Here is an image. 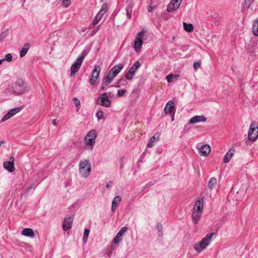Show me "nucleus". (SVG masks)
I'll return each mask as SVG.
<instances>
[{
  "label": "nucleus",
  "instance_id": "nucleus-22",
  "mask_svg": "<svg viewBox=\"0 0 258 258\" xmlns=\"http://www.w3.org/2000/svg\"><path fill=\"white\" fill-rule=\"evenodd\" d=\"M22 234L26 236L33 237L35 234L31 228H24L22 231Z\"/></svg>",
  "mask_w": 258,
  "mask_h": 258
},
{
  "label": "nucleus",
  "instance_id": "nucleus-43",
  "mask_svg": "<svg viewBox=\"0 0 258 258\" xmlns=\"http://www.w3.org/2000/svg\"><path fill=\"white\" fill-rule=\"evenodd\" d=\"M52 123L53 125L54 126H56L57 125L56 119H53L52 121Z\"/></svg>",
  "mask_w": 258,
  "mask_h": 258
},
{
  "label": "nucleus",
  "instance_id": "nucleus-36",
  "mask_svg": "<svg viewBox=\"0 0 258 258\" xmlns=\"http://www.w3.org/2000/svg\"><path fill=\"white\" fill-rule=\"evenodd\" d=\"M5 60H7L9 62H10L12 60V55L10 53H8L5 56Z\"/></svg>",
  "mask_w": 258,
  "mask_h": 258
},
{
  "label": "nucleus",
  "instance_id": "nucleus-13",
  "mask_svg": "<svg viewBox=\"0 0 258 258\" xmlns=\"http://www.w3.org/2000/svg\"><path fill=\"white\" fill-rule=\"evenodd\" d=\"M127 228L126 227H123L121 228L119 231L117 233L115 237L113 240V243L115 244H118L119 242L122 240V236L123 234L127 231Z\"/></svg>",
  "mask_w": 258,
  "mask_h": 258
},
{
  "label": "nucleus",
  "instance_id": "nucleus-3",
  "mask_svg": "<svg viewBox=\"0 0 258 258\" xmlns=\"http://www.w3.org/2000/svg\"><path fill=\"white\" fill-rule=\"evenodd\" d=\"M214 235L215 233H211L203 238L201 241L196 243L194 246L195 250L198 252L202 251L210 244Z\"/></svg>",
  "mask_w": 258,
  "mask_h": 258
},
{
  "label": "nucleus",
  "instance_id": "nucleus-11",
  "mask_svg": "<svg viewBox=\"0 0 258 258\" xmlns=\"http://www.w3.org/2000/svg\"><path fill=\"white\" fill-rule=\"evenodd\" d=\"M101 70L100 67L99 66H95L93 69L92 76L91 78L90 79L89 82L90 85H94L96 80L98 78L100 72Z\"/></svg>",
  "mask_w": 258,
  "mask_h": 258
},
{
  "label": "nucleus",
  "instance_id": "nucleus-27",
  "mask_svg": "<svg viewBox=\"0 0 258 258\" xmlns=\"http://www.w3.org/2000/svg\"><path fill=\"white\" fill-rule=\"evenodd\" d=\"M30 47V45L28 43L25 44L24 47L21 49L20 51V56L23 57L24 56L27 52H28V49Z\"/></svg>",
  "mask_w": 258,
  "mask_h": 258
},
{
  "label": "nucleus",
  "instance_id": "nucleus-15",
  "mask_svg": "<svg viewBox=\"0 0 258 258\" xmlns=\"http://www.w3.org/2000/svg\"><path fill=\"white\" fill-rule=\"evenodd\" d=\"M199 151L201 156L206 157L209 154L211 147L209 145H203L199 148Z\"/></svg>",
  "mask_w": 258,
  "mask_h": 258
},
{
  "label": "nucleus",
  "instance_id": "nucleus-14",
  "mask_svg": "<svg viewBox=\"0 0 258 258\" xmlns=\"http://www.w3.org/2000/svg\"><path fill=\"white\" fill-rule=\"evenodd\" d=\"M14 157L12 156L10 157L9 161L4 162V167L10 172H12L14 170Z\"/></svg>",
  "mask_w": 258,
  "mask_h": 258
},
{
  "label": "nucleus",
  "instance_id": "nucleus-24",
  "mask_svg": "<svg viewBox=\"0 0 258 258\" xmlns=\"http://www.w3.org/2000/svg\"><path fill=\"white\" fill-rule=\"evenodd\" d=\"M217 184V179L215 177H211L208 182V187L213 189L214 188Z\"/></svg>",
  "mask_w": 258,
  "mask_h": 258
},
{
  "label": "nucleus",
  "instance_id": "nucleus-25",
  "mask_svg": "<svg viewBox=\"0 0 258 258\" xmlns=\"http://www.w3.org/2000/svg\"><path fill=\"white\" fill-rule=\"evenodd\" d=\"M183 28L186 32H191L194 31V28L192 24L183 22Z\"/></svg>",
  "mask_w": 258,
  "mask_h": 258
},
{
  "label": "nucleus",
  "instance_id": "nucleus-30",
  "mask_svg": "<svg viewBox=\"0 0 258 258\" xmlns=\"http://www.w3.org/2000/svg\"><path fill=\"white\" fill-rule=\"evenodd\" d=\"M102 16H101L100 13H98L97 16L94 18L93 20L92 21V24L93 25H96L98 22L101 20Z\"/></svg>",
  "mask_w": 258,
  "mask_h": 258
},
{
  "label": "nucleus",
  "instance_id": "nucleus-18",
  "mask_svg": "<svg viewBox=\"0 0 258 258\" xmlns=\"http://www.w3.org/2000/svg\"><path fill=\"white\" fill-rule=\"evenodd\" d=\"M73 219L71 217H69L64 219L62 224V228L64 231H67L72 227Z\"/></svg>",
  "mask_w": 258,
  "mask_h": 258
},
{
  "label": "nucleus",
  "instance_id": "nucleus-34",
  "mask_svg": "<svg viewBox=\"0 0 258 258\" xmlns=\"http://www.w3.org/2000/svg\"><path fill=\"white\" fill-rule=\"evenodd\" d=\"M20 108H16L11 109L9 111V114L12 116H13L14 115H15L17 113H18L19 111H20Z\"/></svg>",
  "mask_w": 258,
  "mask_h": 258
},
{
  "label": "nucleus",
  "instance_id": "nucleus-45",
  "mask_svg": "<svg viewBox=\"0 0 258 258\" xmlns=\"http://www.w3.org/2000/svg\"><path fill=\"white\" fill-rule=\"evenodd\" d=\"M4 144V141H0V147Z\"/></svg>",
  "mask_w": 258,
  "mask_h": 258
},
{
  "label": "nucleus",
  "instance_id": "nucleus-1",
  "mask_svg": "<svg viewBox=\"0 0 258 258\" xmlns=\"http://www.w3.org/2000/svg\"><path fill=\"white\" fill-rule=\"evenodd\" d=\"M12 89L13 92L17 95H20L28 92L30 87L28 84L22 79H18L15 83L9 89Z\"/></svg>",
  "mask_w": 258,
  "mask_h": 258
},
{
  "label": "nucleus",
  "instance_id": "nucleus-44",
  "mask_svg": "<svg viewBox=\"0 0 258 258\" xmlns=\"http://www.w3.org/2000/svg\"><path fill=\"white\" fill-rule=\"evenodd\" d=\"M5 61V59H1L0 60V65Z\"/></svg>",
  "mask_w": 258,
  "mask_h": 258
},
{
  "label": "nucleus",
  "instance_id": "nucleus-20",
  "mask_svg": "<svg viewBox=\"0 0 258 258\" xmlns=\"http://www.w3.org/2000/svg\"><path fill=\"white\" fill-rule=\"evenodd\" d=\"M160 134L159 133H156L153 137H152L149 141L147 147L151 148L154 145V143L159 140Z\"/></svg>",
  "mask_w": 258,
  "mask_h": 258
},
{
  "label": "nucleus",
  "instance_id": "nucleus-4",
  "mask_svg": "<svg viewBox=\"0 0 258 258\" xmlns=\"http://www.w3.org/2000/svg\"><path fill=\"white\" fill-rule=\"evenodd\" d=\"M91 164L87 159H82L79 162V171L81 176L83 178H87L91 171Z\"/></svg>",
  "mask_w": 258,
  "mask_h": 258
},
{
  "label": "nucleus",
  "instance_id": "nucleus-33",
  "mask_svg": "<svg viewBox=\"0 0 258 258\" xmlns=\"http://www.w3.org/2000/svg\"><path fill=\"white\" fill-rule=\"evenodd\" d=\"M96 117L98 119H105L104 112L103 111H99L96 113Z\"/></svg>",
  "mask_w": 258,
  "mask_h": 258
},
{
  "label": "nucleus",
  "instance_id": "nucleus-5",
  "mask_svg": "<svg viewBox=\"0 0 258 258\" xmlns=\"http://www.w3.org/2000/svg\"><path fill=\"white\" fill-rule=\"evenodd\" d=\"M97 135L95 130H92L88 133L84 139L85 144L88 150H92L95 142Z\"/></svg>",
  "mask_w": 258,
  "mask_h": 258
},
{
  "label": "nucleus",
  "instance_id": "nucleus-21",
  "mask_svg": "<svg viewBox=\"0 0 258 258\" xmlns=\"http://www.w3.org/2000/svg\"><path fill=\"white\" fill-rule=\"evenodd\" d=\"M174 109L173 102L172 101H169L164 108L165 113L166 114L171 113L174 111Z\"/></svg>",
  "mask_w": 258,
  "mask_h": 258
},
{
  "label": "nucleus",
  "instance_id": "nucleus-31",
  "mask_svg": "<svg viewBox=\"0 0 258 258\" xmlns=\"http://www.w3.org/2000/svg\"><path fill=\"white\" fill-rule=\"evenodd\" d=\"M89 232H90V230L89 229H88L87 228H86L85 229V231H84V236H83V242L84 243H86L87 242V241Z\"/></svg>",
  "mask_w": 258,
  "mask_h": 258
},
{
  "label": "nucleus",
  "instance_id": "nucleus-12",
  "mask_svg": "<svg viewBox=\"0 0 258 258\" xmlns=\"http://www.w3.org/2000/svg\"><path fill=\"white\" fill-rule=\"evenodd\" d=\"M114 78L115 77L108 73L107 75L103 79L101 90H105L106 87L112 82Z\"/></svg>",
  "mask_w": 258,
  "mask_h": 258
},
{
  "label": "nucleus",
  "instance_id": "nucleus-9",
  "mask_svg": "<svg viewBox=\"0 0 258 258\" xmlns=\"http://www.w3.org/2000/svg\"><path fill=\"white\" fill-rule=\"evenodd\" d=\"M145 33V32L144 30H142L141 32L138 33L136 37L135 42H134V49L136 52H139L140 51L142 46L143 45V38Z\"/></svg>",
  "mask_w": 258,
  "mask_h": 258
},
{
  "label": "nucleus",
  "instance_id": "nucleus-35",
  "mask_svg": "<svg viewBox=\"0 0 258 258\" xmlns=\"http://www.w3.org/2000/svg\"><path fill=\"white\" fill-rule=\"evenodd\" d=\"M71 3V0H62V5L65 7H68Z\"/></svg>",
  "mask_w": 258,
  "mask_h": 258
},
{
  "label": "nucleus",
  "instance_id": "nucleus-2",
  "mask_svg": "<svg viewBox=\"0 0 258 258\" xmlns=\"http://www.w3.org/2000/svg\"><path fill=\"white\" fill-rule=\"evenodd\" d=\"M204 209V200L202 198L197 200L192 209V219L194 224H197L200 220Z\"/></svg>",
  "mask_w": 258,
  "mask_h": 258
},
{
  "label": "nucleus",
  "instance_id": "nucleus-23",
  "mask_svg": "<svg viewBox=\"0 0 258 258\" xmlns=\"http://www.w3.org/2000/svg\"><path fill=\"white\" fill-rule=\"evenodd\" d=\"M140 67V63L139 61H136L130 68V74H135L136 70Z\"/></svg>",
  "mask_w": 258,
  "mask_h": 258
},
{
  "label": "nucleus",
  "instance_id": "nucleus-32",
  "mask_svg": "<svg viewBox=\"0 0 258 258\" xmlns=\"http://www.w3.org/2000/svg\"><path fill=\"white\" fill-rule=\"evenodd\" d=\"M107 10V5L106 4H104L103 6L101 7V10H100L99 12L98 13H100V14L101 16H103L104 14L105 13V12Z\"/></svg>",
  "mask_w": 258,
  "mask_h": 258
},
{
  "label": "nucleus",
  "instance_id": "nucleus-26",
  "mask_svg": "<svg viewBox=\"0 0 258 258\" xmlns=\"http://www.w3.org/2000/svg\"><path fill=\"white\" fill-rule=\"evenodd\" d=\"M252 31L254 36H258V19L253 23Z\"/></svg>",
  "mask_w": 258,
  "mask_h": 258
},
{
  "label": "nucleus",
  "instance_id": "nucleus-8",
  "mask_svg": "<svg viewBox=\"0 0 258 258\" xmlns=\"http://www.w3.org/2000/svg\"><path fill=\"white\" fill-rule=\"evenodd\" d=\"M96 103L105 107H109L111 104V101L109 99L107 93H104L97 98Z\"/></svg>",
  "mask_w": 258,
  "mask_h": 258
},
{
  "label": "nucleus",
  "instance_id": "nucleus-42",
  "mask_svg": "<svg viewBox=\"0 0 258 258\" xmlns=\"http://www.w3.org/2000/svg\"><path fill=\"white\" fill-rule=\"evenodd\" d=\"M174 78V75L172 74H170L166 76V80L168 82H171V79H172Z\"/></svg>",
  "mask_w": 258,
  "mask_h": 258
},
{
  "label": "nucleus",
  "instance_id": "nucleus-29",
  "mask_svg": "<svg viewBox=\"0 0 258 258\" xmlns=\"http://www.w3.org/2000/svg\"><path fill=\"white\" fill-rule=\"evenodd\" d=\"M253 2V0H245V4L243 7V10L247 11L249 8L250 5Z\"/></svg>",
  "mask_w": 258,
  "mask_h": 258
},
{
  "label": "nucleus",
  "instance_id": "nucleus-7",
  "mask_svg": "<svg viewBox=\"0 0 258 258\" xmlns=\"http://www.w3.org/2000/svg\"><path fill=\"white\" fill-rule=\"evenodd\" d=\"M85 52L84 51L82 54L78 57L76 61L72 64L71 68V76L74 75L80 69L83 60L85 57Z\"/></svg>",
  "mask_w": 258,
  "mask_h": 258
},
{
  "label": "nucleus",
  "instance_id": "nucleus-46",
  "mask_svg": "<svg viewBox=\"0 0 258 258\" xmlns=\"http://www.w3.org/2000/svg\"><path fill=\"white\" fill-rule=\"evenodd\" d=\"M115 208H113V205L112 204V208H111L112 211L113 212L115 210Z\"/></svg>",
  "mask_w": 258,
  "mask_h": 258
},
{
  "label": "nucleus",
  "instance_id": "nucleus-41",
  "mask_svg": "<svg viewBox=\"0 0 258 258\" xmlns=\"http://www.w3.org/2000/svg\"><path fill=\"white\" fill-rule=\"evenodd\" d=\"M134 74H130V72L128 71L127 74L125 76V78L126 79L129 80H132L134 77Z\"/></svg>",
  "mask_w": 258,
  "mask_h": 258
},
{
  "label": "nucleus",
  "instance_id": "nucleus-38",
  "mask_svg": "<svg viewBox=\"0 0 258 258\" xmlns=\"http://www.w3.org/2000/svg\"><path fill=\"white\" fill-rule=\"evenodd\" d=\"M12 117V116L9 114L8 112L7 114H6L2 119V121H5Z\"/></svg>",
  "mask_w": 258,
  "mask_h": 258
},
{
  "label": "nucleus",
  "instance_id": "nucleus-39",
  "mask_svg": "<svg viewBox=\"0 0 258 258\" xmlns=\"http://www.w3.org/2000/svg\"><path fill=\"white\" fill-rule=\"evenodd\" d=\"M126 92V90H120L117 92V96L119 97L122 96Z\"/></svg>",
  "mask_w": 258,
  "mask_h": 258
},
{
  "label": "nucleus",
  "instance_id": "nucleus-48",
  "mask_svg": "<svg viewBox=\"0 0 258 258\" xmlns=\"http://www.w3.org/2000/svg\"><path fill=\"white\" fill-rule=\"evenodd\" d=\"M152 11V8L151 7H150L149 9V11Z\"/></svg>",
  "mask_w": 258,
  "mask_h": 258
},
{
  "label": "nucleus",
  "instance_id": "nucleus-10",
  "mask_svg": "<svg viewBox=\"0 0 258 258\" xmlns=\"http://www.w3.org/2000/svg\"><path fill=\"white\" fill-rule=\"evenodd\" d=\"M182 0H171L169 3L167 8V11L171 13L177 9L180 6Z\"/></svg>",
  "mask_w": 258,
  "mask_h": 258
},
{
  "label": "nucleus",
  "instance_id": "nucleus-37",
  "mask_svg": "<svg viewBox=\"0 0 258 258\" xmlns=\"http://www.w3.org/2000/svg\"><path fill=\"white\" fill-rule=\"evenodd\" d=\"M73 100L76 107H78L80 105V101L78 98H74Z\"/></svg>",
  "mask_w": 258,
  "mask_h": 258
},
{
  "label": "nucleus",
  "instance_id": "nucleus-40",
  "mask_svg": "<svg viewBox=\"0 0 258 258\" xmlns=\"http://www.w3.org/2000/svg\"><path fill=\"white\" fill-rule=\"evenodd\" d=\"M201 64V61H199L195 62L194 63V68L195 70H197L198 69H199L200 67Z\"/></svg>",
  "mask_w": 258,
  "mask_h": 258
},
{
  "label": "nucleus",
  "instance_id": "nucleus-47",
  "mask_svg": "<svg viewBox=\"0 0 258 258\" xmlns=\"http://www.w3.org/2000/svg\"><path fill=\"white\" fill-rule=\"evenodd\" d=\"M110 183H111V182H110L109 183H107L106 185L107 187H109Z\"/></svg>",
  "mask_w": 258,
  "mask_h": 258
},
{
  "label": "nucleus",
  "instance_id": "nucleus-28",
  "mask_svg": "<svg viewBox=\"0 0 258 258\" xmlns=\"http://www.w3.org/2000/svg\"><path fill=\"white\" fill-rule=\"evenodd\" d=\"M121 198L120 196L115 197L112 201L113 208H116L118 204L121 202Z\"/></svg>",
  "mask_w": 258,
  "mask_h": 258
},
{
  "label": "nucleus",
  "instance_id": "nucleus-17",
  "mask_svg": "<svg viewBox=\"0 0 258 258\" xmlns=\"http://www.w3.org/2000/svg\"><path fill=\"white\" fill-rule=\"evenodd\" d=\"M123 68V64H118L113 67L108 73L115 77Z\"/></svg>",
  "mask_w": 258,
  "mask_h": 258
},
{
  "label": "nucleus",
  "instance_id": "nucleus-19",
  "mask_svg": "<svg viewBox=\"0 0 258 258\" xmlns=\"http://www.w3.org/2000/svg\"><path fill=\"white\" fill-rule=\"evenodd\" d=\"M235 153V149L234 147L231 148L226 154L223 158V162L224 163H228L231 158L233 157Z\"/></svg>",
  "mask_w": 258,
  "mask_h": 258
},
{
  "label": "nucleus",
  "instance_id": "nucleus-16",
  "mask_svg": "<svg viewBox=\"0 0 258 258\" xmlns=\"http://www.w3.org/2000/svg\"><path fill=\"white\" fill-rule=\"evenodd\" d=\"M207 118L204 115H196L191 117L188 123L190 124H192L199 122H205Z\"/></svg>",
  "mask_w": 258,
  "mask_h": 258
},
{
  "label": "nucleus",
  "instance_id": "nucleus-6",
  "mask_svg": "<svg viewBox=\"0 0 258 258\" xmlns=\"http://www.w3.org/2000/svg\"><path fill=\"white\" fill-rule=\"evenodd\" d=\"M258 137V124L253 122L251 123L248 134V140L253 142L256 140Z\"/></svg>",
  "mask_w": 258,
  "mask_h": 258
}]
</instances>
